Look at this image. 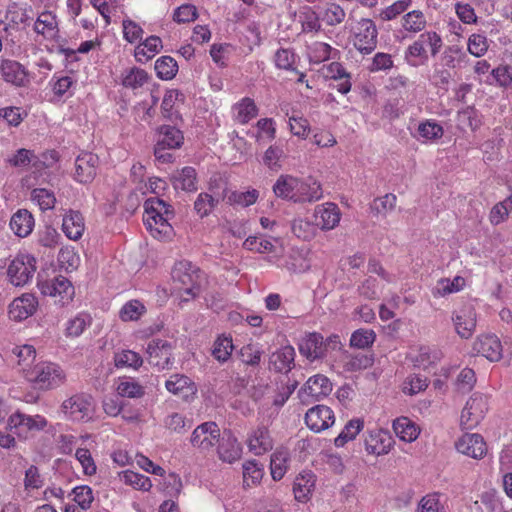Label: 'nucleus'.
I'll return each instance as SVG.
<instances>
[{"label":"nucleus","instance_id":"nucleus-60","mask_svg":"<svg viewBox=\"0 0 512 512\" xmlns=\"http://www.w3.org/2000/svg\"><path fill=\"white\" fill-rule=\"evenodd\" d=\"M75 458L82 468V472L86 476H93L97 472L96 463L92 457L91 452L87 448H77L75 451Z\"/></svg>","mask_w":512,"mask_h":512},{"label":"nucleus","instance_id":"nucleus-19","mask_svg":"<svg viewBox=\"0 0 512 512\" xmlns=\"http://www.w3.org/2000/svg\"><path fill=\"white\" fill-rule=\"evenodd\" d=\"M99 158L91 152L81 153L75 160L74 178L81 184L91 183L97 175Z\"/></svg>","mask_w":512,"mask_h":512},{"label":"nucleus","instance_id":"nucleus-46","mask_svg":"<svg viewBox=\"0 0 512 512\" xmlns=\"http://www.w3.org/2000/svg\"><path fill=\"white\" fill-rule=\"evenodd\" d=\"M314 216L320 218L323 224H339L341 213L335 203L327 202L315 208Z\"/></svg>","mask_w":512,"mask_h":512},{"label":"nucleus","instance_id":"nucleus-56","mask_svg":"<svg viewBox=\"0 0 512 512\" xmlns=\"http://www.w3.org/2000/svg\"><path fill=\"white\" fill-rule=\"evenodd\" d=\"M166 429L177 434H183L191 426V422L181 413L173 412L164 419Z\"/></svg>","mask_w":512,"mask_h":512},{"label":"nucleus","instance_id":"nucleus-42","mask_svg":"<svg viewBox=\"0 0 512 512\" xmlns=\"http://www.w3.org/2000/svg\"><path fill=\"white\" fill-rule=\"evenodd\" d=\"M234 349L232 337L222 334L214 341L212 348L213 357L219 362H226Z\"/></svg>","mask_w":512,"mask_h":512},{"label":"nucleus","instance_id":"nucleus-1","mask_svg":"<svg viewBox=\"0 0 512 512\" xmlns=\"http://www.w3.org/2000/svg\"><path fill=\"white\" fill-rule=\"evenodd\" d=\"M202 276L200 270L188 261H180L172 270L173 293L182 302L194 299L201 289Z\"/></svg>","mask_w":512,"mask_h":512},{"label":"nucleus","instance_id":"nucleus-41","mask_svg":"<svg viewBox=\"0 0 512 512\" xmlns=\"http://www.w3.org/2000/svg\"><path fill=\"white\" fill-rule=\"evenodd\" d=\"M120 481L140 491H149L152 482L149 477L132 470H125L119 473Z\"/></svg>","mask_w":512,"mask_h":512},{"label":"nucleus","instance_id":"nucleus-11","mask_svg":"<svg viewBox=\"0 0 512 512\" xmlns=\"http://www.w3.org/2000/svg\"><path fill=\"white\" fill-rule=\"evenodd\" d=\"M452 323L455 332L462 339H469L476 330L477 315L474 307L465 304L452 312Z\"/></svg>","mask_w":512,"mask_h":512},{"label":"nucleus","instance_id":"nucleus-47","mask_svg":"<svg viewBox=\"0 0 512 512\" xmlns=\"http://www.w3.org/2000/svg\"><path fill=\"white\" fill-rule=\"evenodd\" d=\"M263 475V467L256 460H248L243 463V482L246 487L259 484Z\"/></svg>","mask_w":512,"mask_h":512},{"label":"nucleus","instance_id":"nucleus-17","mask_svg":"<svg viewBox=\"0 0 512 512\" xmlns=\"http://www.w3.org/2000/svg\"><path fill=\"white\" fill-rule=\"evenodd\" d=\"M307 427L316 433L330 428L335 423L333 410L326 405H316L305 414Z\"/></svg>","mask_w":512,"mask_h":512},{"label":"nucleus","instance_id":"nucleus-9","mask_svg":"<svg viewBox=\"0 0 512 512\" xmlns=\"http://www.w3.org/2000/svg\"><path fill=\"white\" fill-rule=\"evenodd\" d=\"M221 431L217 423L213 421L198 425L191 434V445L201 453L211 452L220 441Z\"/></svg>","mask_w":512,"mask_h":512},{"label":"nucleus","instance_id":"nucleus-43","mask_svg":"<svg viewBox=\"0 0 512 512\" xmlns=\"http://www.w3.org/2000/svg\"><path fill=\"white\" fill-rule=\"evenodd\" d=\"M296 179L289 175H281L273 185L275 195L282 199H291L295 202Z\"/></svg>","mask_w":512,"mask_h":512},{"label":"nucleus","instance_id":"nucleus-14","mask_svg":"<svg viewBox=\"0 0 512 512\" xmlns=\"http://www.w3.org/2000/svg\"><path fill=\"white\" fill-rule=\"evenodd\" d=\"M472 351L490 362H498L503 357L501 340L490 333L479 335L472 344Z\"/></svg>","mask_w":512,"mask_h":512},{"label":"nucleus","instance_id":"nucleus-55","mask_svg":"<svg viewBox=\"0 0 512 512\" xmlns=\"http://www.w3.org/2000/svg\"><path fill=\"white\" fill-rule=\"evenodd\" d=\"M511 212L512 194L492 207L489 216L491 224H500L506 221Z\"/></svg>","mask_w":512,"mask_h":512},{"label":"nucleus","instance_id":"nucleus-24","mask_svg":"<svg viewBox=\"0 0 512 512\" xmlns=\"http://www.w3.org/2000/svg\"><path fill=\"white\" fill-rule=\"evenodd\" d=\"M0 72L7 83L15 86H26L29 83L28 72L18 61L11 59L2 60Z\"/></svg>","mask_w":512,"mask_h":512},{"label":"nucleus","instance_id":"nucleus-8","mask_svg":"<svg viewBox=\"0 0 512 512\" xmlns=\"http://www.w3.org/2000/svg\"><path fill=\"white\" fill-rule=\"evenodd\" d=\"M489 409L488 398L475 393L466 402L460 416V425L463 429H473L484 419Z\"/></svg>","mask_w":512,"mask_h":512},{"label":"nucleus","instance_id":"nucleus-12","mask_svg":"<svg viewBox=\"0 0 512 512\" xmlns=\"http://www.w3.org/2000/svg\"><path fill=\"white\" fill-rule=\"evenodd\" d=\"M38 306V299L34 294L23 293L19 297L14 298L8 305V318L13 322L20 323L33 316Z\"/></svg>","mask_w":512,"mask_h":512},{"label":"nucleus","instance_id":"nucleus-33","mask_svg":"<svg viewBox=\"0 0 512 512\" xmlns=\"http://www.w3.org/2000/svg\"><path fill=\"white\" fill-rule=\"evenodd\" d=\"M466 286V280L462 276H455L453 279L441 278L432 288V295L441 298L453 293L462 291Z\"/></svg>","mask_w":512,"mask_h":512},{"label":"nucleus","instance_id":"nucleus-36","mask_svg":"<svg viewBox=\"0 0 512 512\" xmlns=\"http://www.w3.org/2000/svg\"><path fill=\"white\" fill-rule=\"evenodd\" d=\"M290 462V454L287 449L280 448L271 455L270 471L275 481L281 480L286 474Z\"/></svg>","mask_w":512,"mask_h":512},{"label":"nucleus","instance_id":"nucleus-62","mask_svg":"<svg viewBox=\"0 0 512 512\" xmlns=\"http://www.w3.org/2000/svg\"><path fill=\"white\" fill-rule=\"evenodd\" d=\"M375 341V333L370 329L356 330L350 338V345L358 349L369 347Z\"/></svg>","mask_w":512,"mask_h":512},{"label":"nucleus","instance_id":"nucleus-59","mask_svg":"<svg viewBox=\"0 0 512 512\" xmlns=\"http://www.w3.org/2000/svg\"><path fill=\"white\" fill-rule=\"evenodd\" d=\"M288 270L295 273H303L310 268V260L308 259V251H295L289 256L286 262Z\"/></svg>","mask_w":512,"mask_h":512},{"label":"nucleus","instance_id":"nucleus-3","mask_svg":"<svg viewBox=\"0 0 512 512\" xmlns=\"http://www.w3.org/2000/svg\"><path fill=\"white\" fill-rule=\"evenodd\" d=\"M183 144L184 134L176 125H160L156 129L154 156L161 163H172L174 156L167 150L179 149Z\"/></svg>","mask_w":512,"mask_h":512},{"label":"nucleus","instance_id":"nucleus-18","mask_svg":"<svg viewBox=\"0 0 512 512\" xmlns=\"http://www.w3.org/2000/svg\"><path fill=\"white\" fill-rule=\"evenodd\" d=\"M167 391L186 402L192 401L197 394V386L188 376L173 374L165 382Z\"/></svg>","mask_w":512,"mask_h":512},{"label":"nucleus","instance_id":"nucleus-27","mask_svg":"<svg viewBox=\"0 0 512 512\" xmlns=\"http://www.w3.org/2000/svg\"><path fill=\"white\" fill-rule=\"evenodd\" d=\"M221 200L226 201L227 204L237 207H248L254 204L259 198V191L256 189H249L247 191L229 190L225 186L220 192Z\"/></svg>","mask_w":512,"mask_h":512},{"label":"nucleus","instance_id":"nucleus-20","mask_svg":"<svg viewBox=\"0 0 512 512\" xmlns=\"http://www.w3.org/2000/svg\"><path fill=\"white\" fill-rule=\"evenodd\" d=\"M331 381L322 374L311 376L301 389V396L304 400L318 401L327 397L332 392Z\"/></svg>","mask_w":512,"mask_h":512},{"label":"nucleus","instance_id":"nucleus-54","mask_svg":"<svg viewBox=\"0 0 512 512\" xmlns=\"http://www.w3.org/2000/svg\"><path fill=\"white\" fill-rule=\"evenodd\" d=\"M237 111L236 120L241 124L248 123L252 118L257 116L258 109L254 101L250 98H244L241 102L234 105Z\"/></svg>","mask_w":512,"mask_h":512},{"label":"nucleus","instance_id":"nucleus-16","mask_svg":"<svg viewBox=\"0 0 512 512\" xmlns=\"http://www.w3.org/2000/svg\"><path fill=\"white\" fill-rule=\"evenodd\" d=\"M457 452L473 458L482 459L487 453V444L478 433H465L455 442Z\"/></svg>","mask_w":512,"mask_h":512},{"label":"nucleus","instance_id":"nucleus-30","mask_svg":"<svg viewBox=\"0 0 512 512\" xmlns=\"http://www.w3.org/2000/svg\"><path fill=\"white\" fill-rule=\"evenodd\" d=\"M393 430L396 436L403 442H414L421 432L420 427L410 418L402 416L393 421Z\"/></svg>","mask_w":512,"mask_h":512},{"label":"nucleus","instance_id":"nucleus-45","mask_svg":"<svg viewBox=\"0 0 512 512\" xmlns=\"http://www.w3.org/2000/svg\"><path fill=\"white\" fill-rule=\"evenodd\" d=\"M148 73L138 67L126 69L122 73V85L126 88L137 89L148 81Z\"/></svg>","mask_w":512,"mask_h":512},{"label":"nucleus","instance_id":"nucleus-38","mask_svg":"<svg viewBox=\"0 0 512 512\" xmlns=\"http://www.w3.org/2000/svg\"><path fill=\"white\" fill-rule=\"evenodd\" d=\"M209 189L213 194L200 193L194 202V209L200 217L208 215L215 205H217L221 200L220 192L214 191V185L212 182L210 183Z\"/></svg>","mask_w":512,"mask_h":512},{"label":"nucleus","instance_id":"nucleus-4","mask_svg":"<svg viewBox=\"0 0 512 512\" xmlns=\"http://www.w3.org/2000/svg\"><path fill=\"white\" fill-rule=\"evenodd\" d=\"M96 410L95 400L91 395L78 393L65 399L60 412L66 420L88 422L93 419Z\"/></svg>","mask_w":512,"mask_h":512},{"label":"nucleus","instance_id":"nucleus-48","mask_svg":"<svg viewBox=\"0 0 512 512\" xmlns=\"http://www.w3.org/2000/svg\"><path fill=\"white\" fill-rule=\"evenodd\" d=\"M34 30L45 37H53L57 31L56 17L48 11L41 13L34 24Z\"/></svg>","mask_w":512,"mask_h":512},{"label":"nucleus","instance_id":"nucleus-34","mask_svg":"<svg viewBox=\"0 0 512 512\" xmlns=\"http://www.w3.org/2000/svg\"><path fill=\"white\" fill-rule=\"evenodd\" d=\"M315 487V476L311 472H303L299 474L293 486L295 499L305 502L309 499Z\"/></svg>","mask_w":512,"mask_h":512},{"label":"nucleus","instance_id":"nucleus-57","mask_svg":"<svg viewBox=\"0 0 512 512\" xmlns=\"http://www.w3.org/2000/svg\"><path fill=\"white\" fill-rule=\"evenodd\" d=\"M57 261L60 268L67 272L76 270L80 265L79 255L74 251V249L69 247L62 248L59 251Z\"/></svg>","mask_w":512,"mask_h":512},{"label":"nucleus","instance_id":"nucleus-35","mask_svg":"<svg viewBox=\"0 0 512 512\" xmlns=\"http://www.w3.org/2000/svg\"><path fill=\"white\" fill-rule=\"evenodd\" d=\"M467 62V53L458 45L447 46L441 55V66L450 69L461 68Z\"/></svg>","mask_w":512,"mask_h":512},{"label":"nucleus","instance_id":"nucleus-39","mask_svg":"<svg viewBox=\"0 0 512 512\" xmlns=\"http://www.w3.org/2000/svg\"><path fill=\"white\" fill-rule=\"evenodd\" d=\"M364 428V421L360 418L351 419L346 423L339 435L334 439L336 447H343L346 443L354 440Z\"/></svg>","mask_w":512,"mask_h":512},{"label":"nucleus","instance_id":"nucleus-58","mask_svg":"<svg viewBox=\"0 0 512 512\" xmlns=\"http://www.w3.org/2000/svg\"><path fill=\"white\" fill-rule=\"evenodd\" d=\"M73 500L82 510L91 508L94 501L93 490L88 485L76 486L72 490Z\"/></svg>","mask_w":512,"mask_h":512},{"label":"nucleus","instance_id":"nucleus-31","mask_svg":"<svg viewBox=\"0 0 512 512\" xmlns=\"http://www.w3.org/2000/svg\"><path fill=\"white\" fill-rule=\"evenodd\" d=\"M170 181L175 190L193 192L197 190V173L195 168L186 166L170 176Z\"/></svg>","mask_w":512,"mask_h":512},{"label":"nucleus","instance_id":"nucleus-7","mask_svg":"<svg viewBox=\"0 0 512 512\" xmlns=\"http://www.w3.org/2000/svg\"><path fill=\"white\" fill-rule=\"evenodd\" d=\"M38 288L44 296L54 298L55 303L60 306L69 305L75 296L74 286L64 276L41 281L38 283Z\"/></svg>","mask_w":512,"mask_h":512},{"label":"nucleus","instance_id":"nucleus-25","mask_svg":"<svg viewBox=\"0 0 512 512\" xmlns=\"http://www.w3.org/2000/svg\"><path fill=\"white\" fill-rule=\"evenodd\" d=\"M217 444V454L221 461L231 464L241 458L242 447L232 433L225 432Z\"/></svg>","mask_w":512,"mask_h":512},{"label":"nucleus","instance_id":"nucleus-44","mask_svg":"<svg viewBox=\"0 0 512 512\" xmlns=\"http://www.w3.org/2000/svg\"><path fill=\"white\" fill-rule=\"evenodd\" d=\"M165 207V201L159 198L147 199L144 203L145 213L147 214V224H150V220H153L155 224L158 221L162 224H168L170 217H163L162 209Z\"/></svg>","mask_w":512,"mask_h":512},{"label":"nucleus","instance_id":"nucleus-51","mask_svg":"<svg viewBox=\"0 0 512 512\" xmlns=\"http://www.w3.org/2000/svg\"><path fill=\"white\" fill-rule=\"evenodd\" d=\"M114 363L117 368H132L138 369L142 363V357L132 350H122L115 353Z\"/></svg>","mask_w":512,"mask_h":512},{"label":"nucleus","instance_id":"nucleus-64","mask_svg":"<svg viewBox=\"0 0 512 512\" xmlns=\"http://www.w3.org/2000/svg\"><path fill=\"white\" fill-rule=\"evenodd\" d=\"M418 133L422 138L433 141L440 139L444 134V130L440 124L432 121H426L419 124Z\"/></svg>","mask_w":512,"mask_h":512},{"label":"nucleus","instance_id":"nucleus-2","mask_svg":"<svg viewBox=\"0 0 512 512\" xmlns=\"http://www.w3.org/2000/svg\"><path fill=\"white\" fill-rule=\"evenodd\" d=\"M25 380L41 391H49L63 385L66 381L64 369L51 361H40L26 374Z\"/></svg>","mask_w":512,"mask_h":512},{"label":"nucleus","instance_id":"nucleus-49","mask_svg":"<svg viewBox=\"0 0 512 512\" xmlns=\"http://www.w3.org/2000/svg\"><path fill=\"white\" fill-rule=\"evenodd\" d=\"M146 312L145 305L139 300H130L126 302L119 311V317L122 321H137Z\"/></svg>","mask_w":512,"mask_h":512},{"label":"nucleus","instance_id":"nucleus-5","mask_svg":"<svg viewBox=\"0 0 512 512\" xmlns=\"http://www.w3.org/2000/svg\"><path fill=\"white\" fill-rule=\"evenodd\" d=\"M47 425L48 421L44 416L40 414L27 415L18 410L8 417L6 429L19 439L26 440L35 433L45 430Z\"/></svg>","mask_w":512,"mask_h":512},{"label":"nucleus","instance_id":"nucleus-37","mask_svg":"<svg viewBox=\"0 0 512 512\" xmlns=\"http://www.w3.org/2000/svg\"><path fill=\"white\" fill-rule=\"evenodd\" d=\"M185 96L184 94L177 90V89H171L168 90L162 100L161 104V112L163 118L169 120L172 123H175L176 120H182V116L176 112H172V108L174 107L175 101H184Z\"/></svg>","mask_w":512,"mask_h":512},{"label":"nucleus","instance_id":"nucleus-29","mask_svg":"<svg viewBox=\"0 0 512 512\" xmlns=\"http://www.w3.org/2000/svg\"><path fill=\"white\" fill-rule=\"evenodd\" d=\"M11 353L25 378L29 370H32L34 364H36V349L29 344L16 345L12 348Z\"/></svg>","mask_w":512,"mask_h":512},{"label":"nucleus","instance_id":"nucleus-53","mask_svg":"<svg viewBox=\"0 0 512 512\" xmlns=\"http://www.w3.org/2000/svg\"><path fill=\"white\" fill-rule=\"evenodd\" d=\"M428 387V380L426 377H421L417 374L408 375L401 384V390L404 394L413 396Z\"/></svg>","mask_w":512,"mask_h":512},{"label":"nucleus","instance_id":"nucleus-63","mask_svg":"<svg viewBox=\"0 0 512 512\" xmlns=\"http://www.w3.org/2000/svg\"><path fill=\"white\" fill-rule=\"evenodd\" d=\"M425 25V17L419 10L411 11L403 17V27L407 31L419 32Z\"/></svg>","mask_w":512,"mask_h":512},{"label":"nucleus","instance_id":"nucleus-32","mask_svg":"<svg viewBox=\"0 0 512 512\" xmlns=\"http://www.w3.org/2000/svg\"><path fill=\"white\" fill-rule=\"evenodd\" d=\"M295 350L291 345H285L271 354L270 365L279 372H288L294 365Z\"/></svg>","mask_w":512,"mask_h":512},{"label":"nucleus","instance_id":"nucleus-22","mask_svg":"<svg viewBox=\"0 0 512 512\" xmlns=\"http://www.w3.org/2000/svg\"><path fill=\"white\" fill-rule=\"evenodd\" d=\"M147 353L150 363L159 369L168 368L172 363V347L166 340H152L148 344Z\"/></svg>","mask_w":512,"mask_h":512},{"label":"nucleus","instance_id":"nucleus-26","mask_svg":"<svg viewBox=\"0 0 512 512\" xmlns=\"http://www.w3.org/2000/svg\"><path fill=\"white\" fill-rule=\"evenodd\" d=\"M441 359V353L431 347L422 346L412 349L408 354V360L414 367L429 370Z\"/></svg>","mask_w":512,"mask_h":512},{"label":"nucleus","instance_id":"nucleus-13","mask_svg":"<svg viewBox=\"0 0 512 512\" xmlns=\"http://www.w3.org/2000/svg\"><path fill=\"white\" fill-rule=\"evenodd\" d=\"M378 31L371 19L363 18L359 21L354 36V47L363 55L372 53L377 47Z\"/></svg>","mask_w":512,"mask_h":512},{"label":"nucleus","instance_id":"nucleus-28","mask_svg":"<svg viewBox=\"0 0 512 512\" xmlns=\"http://www.w3.org/2000/svg\"><path fill=\"white\" fill-rule=\"evenodd\" d=\"M295 185V202H312L317 201L322 197L320 184L311 177L306 180H300L297 178Z\"/></svg>","mask_w":512,"mask_h":512},{"label":"nucleus","instance_id":"nucleus-6","mask_svg":"<svg viewBox=\"0 0 512 512\" xmlns=\"http://www.w3.org/2000/svg\"><path fill=\"white\" fill-rule=\"evenodd\" d=\"M36 271V260L30 254H18L7 267L8 281L15 287H22L31 281Z\"/></svg>","mask_w":512,"mask_h":512},{"label":"nucleus","instance_id":"nucleus-23","mask_svg":"<svg viewBox=\"0 0 512 512\" xmlns=\"http://www.w3.org/2000/svg\"><path fill=\"white\" fill-rule=\"evenodd\" d=\"M246 444L251 453L260 456L273 448V439L269 429L261 425L249 432Z\"/></svg>","mask_w":512,"mask_h":512},{"label":"nucleus","instance_id":"nucleus-61","mask_svg":"<svg viewBox=\"0 0 512 512\" xmlns=\"http://www.w3.org/2000/svg\"><path fill=\"white\" fill-rule=\"evenodd\" d=\"M345 16L346 13L340 5L327 3L321 19L329 26H336L344 21Z\"/></svg>","mask_w":512,"mask_h":512},{"label":"nucleus","instance_id":"nucleus-40","mask_svg":"<svg viewBox=\"0 0 512 512\" xmlns=\"http://www.w3.org/2000/svg\"><path fill=\"white\" fill-rule=\"evenodd\" d=\"M115 389L119 396L127 398H140L145 393L143 386L127 377L119 378L116 381Z\"/></svg>","mask_w":512,"mask_h":512},{"label":"nucleus","instance_id":"nucleus-52","mask_svg":"<svg viewBox=\"0 0 512 512\" xmlns=\"http://www.w3.org/2000/svg\"><path fill=\"white\" fill-rule=\"evenodd\" d=\"M417 512H447L442 502V495L433 492L423 496L418 503Z\"/></svg>","mask_w":512,"mask_h":512},{"label":"nucleus","instance_id":"nucleus-10","mask_svg":"<svg viewBox=\"0 0 512 512\" xmlns=\"http://www.w3.org/2000/svg\"><path fill=\"white\" fill-rule=\"evenodd\" d=\"M332 345L334 348L340 346L339 337L334 335L324 342L323 337L318 333L306 334L299 343V351L301 355L308 360L313 361L322 358L325 355L327 346Z\"/></svg>","mask_w":512,"mask_h":512},{"label":"nucleus","instance_id":"nucleus-15","mask_svg":"<svg viewBox=\"0 0 512 512\" xmlns=\"http://www.w3.org/2000/svg\"><path fill=\"white\" fill-rule=\"evenodd\" d=\"M393 443L390 433L381 428L368 430L364 439L366 452L375 456L388 454L393 447Z\"/></svg>","mask_w":512,"mask_h":512},{"label":"nucleus","instance_id":"nucleus-50","mask_svg":"<svg viewBox=\"0 0 512 512\" xmlns=\"http://www.w3.org/2000/svg\"><path fill=\"white\" fill-rule=\"evenodd\" d=\"M155 71L160 79L171 80L176 76L178 64L174 58L162 56L155 62Z\"/></svg>","mask_w":512,"mask_h":512},{"label":"nucleus","instance_id":"nucleus-21","mask_svg":"<svg viewBox=\"0 0 512 512\" xmlns=\"http://www.w3.org/2000/svg\"><path fill=\"white\" fill-rule=\"evenodd\" d=\"M93 317L89 312L80 311L71 315L63 324V334L67 339L80 338L92 326Z\"/></svg>","mask_w":512,"mask_h":512}]
</instances>
